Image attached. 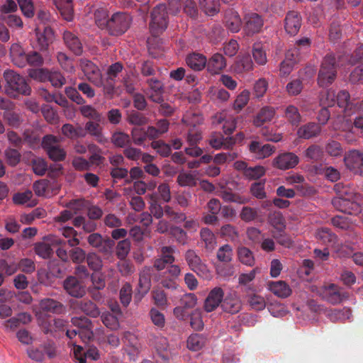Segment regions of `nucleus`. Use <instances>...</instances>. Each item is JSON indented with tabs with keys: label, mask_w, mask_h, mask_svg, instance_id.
<instances>
[{
	"label": "nucleus",
	"mask_w": 363,
	"mask_h": 363,
	"mask_svg": "<svg viewBox=\"0 0 363 363\" xmlns=\"http://www.w3.org/2000/svg\"><path fill=\"white\" fill-rule=\"evenodd\" d=\"M334 190L337 196L333 199L332 204L336 210L354 216L362 211V196L352 186L339 182L334 186Z\"/></svg>",
	"instance_id": "f257e3e1"
},
{
	"label": "nucleus",
	"mask_w": 363,
	"mask_h": 363,
	"mask_svg": "<svg viewBox=\"0 0 363 363\" xmlns=\"http://www.w3.org/2000/svg\"><path fill=\"white\" fill-rule=\"evenodd\" d=\"M4 77L6 82V91L8 95L16 97L19 94L24 96L30 94L31 89L25 78L13 70H5Z\"/></svg>",
	"instance_id": "f03ea898"
},
{
	"label": "nucleus",
	"mask_w": 363,
	"mask_h": 363,
	"mask_svg": "<svg viewBox=\"0 0 363 363\" xmlns=\"http://www.w3.org/2000/svg\"><path fill=\"white\" fill-rule=\"evenodd\" d=\"M337 65L333 54L329 53L325 56L318 75V84L320 86L326 87L333 83L337 77Z\"/></svg>",
	"instance_id": "7ed1b4c3"
},
{
	"label": "nucleus",
	"mask_w": 363,
	"mask_h": 363,
	"mask_svg": "<svg viewBox=\"0 0 363 363\" xmlns=\"http://www.w3.org/2000/svg\"><path fill=\"white\" fill-rule=\"evenodd\" d=\"M150 30L152 35L157 36L162 33L168 25V14L165 4L156 6L151 12Z\"/></svg>",
	"instance_id": "20e7f679"
},
{
	"label": "nucleus",
	"mask_w": 363,
	"mask_h": 363,
	"mask_svg": "<svg viewBox=\"0 0 363 363\" xmlns=\"http://www.w3.org/2000/svg\"><path fill=\"white\" fill-rule=\"evenodd\" d=\"M132 17L125 12L114 13L110 18L106 29L111 35H121L125 33L130 28Z\"/></svg>",
	"instance_id": "39448f33"
},
{
	"label": "nucleus",
	"mask_w": 363,
	"mask_h": 363,
	"mask_svg": "<svg viewBox=\"0 0 363 363\" xmlns=\"http://www.w3.org/2000/svg\"><path fill=\"white\" fill-rule=\"evenodd\" d=\"M42 147L49 158L55 162L65 160L67 152L60 145V140L52 135H47L43 138Z\"/></svg>",
	"instance_id": "423d86ee"
},
{
	"label": "nucleus",
	"mask_w": 363,
	"mask_h": 363,
	"mask_svg": "<svg viewBox=\"0 0 363 363\" xmlns=\"http://www.w3.org/2000/svg\"><path fill=\"white\" fill-rule=\"evenodd\" d=\"M320 295L323 300L333 305L338 304L349 297V294L343 288L335 284L323 286L320 289Z\"/></svg>",
	"instance_id": "0eeeda50"
},
{
	"label": "nucleus",
	"mask_w": 363,
	"mask_h": 363,
	"mask_svg": "<svg viewBox=\"0 0 363 363\" xmlns=\"http://www.w3.org/2000/svg\"><path fill=\"white\" fill-rule=\"evenodd\" d=\"M184 259L189 268L197 275L203 278H208L210 276L208 266L195 250H187L184 253Z\"/></svg>",
	"instance_id": "6e6552de"
},
{
	"label": "nucleus",
	"mask_w": 363,
	"mask_h": 363,
	"mask_svg": "<svg viewBox=\"0 0 363 363\" xmlns=\"http://www.w3.org/2000/svg\"><path fill=\"white\" fill-rule=\"evenodd\" d=\"M153 275L152 267H144L139 276L138 287L135 289L134 300L139 302L147 294L151 288V277Z\"/></svg>",
	"instance_id": "1a4fd4ad"
},
{
	"label": "nucleus",
	"mask_w": 363,
	"mask_h": 363,
	"mask_svg": "<svg viewBox=\"0 0 363 363\" xmlns=\"http://www.w3.org/2000/svg\"><path fill=\"white\" fill-rule=\"evenodd\" d=\"M346 167L354 174L363 177V152L352 150L347 152L344 157Z\"/></svg>",
	"instance_id": "9d476101"
},
{
	"label": "nucleus",
	"mask_w": 363,
	"mask_h": 363,
	"mask_svg": "<svg viewBox=\"0 0 363 363\" xmlns=\"http://www.w3.org/2000/svg\"><path fill=\"white\" fill-rule=\"evenodd\" d=\"M80 66L87 79L98 87L104 85L102 75L99 68L91 61L82 59Z\"/></svg>",
	"instance_id": "9b49d317"
},
{
	"label": "nucleus",
	"mask_w": 363,
	"mask_h": 363,
	"mask_svg": "<svg viewBox=\"0 0 363 363\" xmlns=\"http://www.w3.org/2000/svg\"><path fill=\"white\" fill-rule=\"evenodd\" d=\"M63 288L74 298H82L86 294L84 285L76 276H68L63 281Z\"/></svg>",
	"instance_id": "f8f14e48"
},
{
	"label": "nucleus",
	"mask_w": 363,
	"mask_h": 363,
	"mask_svg": "<svg viewBox=\"0 0 363 363\" xmlns=\"http://www.w3.org/2000/svg\"><path fill=\"white\" fill-rule=\"evenodd\" d=\"M299 162L298 157L293 152H283L277 155L272 165L279 169L286 170L295 167Z\"/></svg>",
	"instance_id": "ddd939ff"
},
{
	"label": "nucleus",
	"mask_w": 363,
	"mask_h": 363,
	"mask_svg": "<svg viewBox=\"0 0 363 363\" xmlns=\"http://www.w3.org/2000/svg\"><path fill=\"white\" fill-rule=\"evenodd\" d=\"M35 33L37 38L36 48L40 51H46L55 39L53 30L50 26H45L43 31H41L38 26L35 28Z\"/></svg>",
	"instance_id": "4468645a"
},
{
	"label": "nucleus",
	"mask_w": 363,
	"mask_h": 363,
	"mask_svg": "<svg viewBox=\"0 0 363 363\" xmlns=\"http://www.w3.org/2000/svg\"><path fill=\"white\" fill-rule=\"evenodd\" d=\"M224 297V291L220 287H215L211 289L203 303L205 311L209 313L215 311L220 305Z\"/></svg>",
	"instance_id": "2eb2a0df"
},
{
	"label": "nucleus",
	"mask_w": 363,
	"mask_h": 363,
	"mask_svg": "<svg viewBox=\"0 0 363 363\" xmlns=\"http://www.w3.org/2000/svg\"><path fill=\"white\" fill-rule=\"evenodd\" d=\"M335 100L337 105L343 109L346 116H351L354 113V110L357 106V100L350 99V95L348 91L342 90L337 94H335Z\"/></svg>",
	"instance_id": "dca6fc26"
},
{
	"label": "nucleus",
	"mask_w": 363,
	"mask_h": 363,
	"mask_svg": "<svg viewBox=\"0 0 363 363\" xmlns=\"http://www.w3.org/2000/svg\"><path fill=\"white\" fill-rule=\"evenodd\" d=\"M70 306L75 311H80L92 318H96L100 315V311L96 305L90 300H74L70 302Z\"/></svg>",
	"instance_id": "f3484780"
},
{
	"label": "nucleus",
	"mask_w": 363,
	"mask_h": 363,
	"mask_svg": "<svg viewBox=\"0 0 363 363\" xmlns=\"http://www.w3.org/2000/svg\"><path fill=\"white\" fill-rule=\"evenodd\" d=\"M245 30L247 35H253L259 32L262 26L263 20L261 16L255 13H248L245 16Z\"/></svg>",
	"instance_id": "a211bd4d"
},
{
	"label": "nucleus",
	"mask_w": 363,
	"mask_h": 363,
	"mask_svg": "<svg viewBox=\"0 0 363 363\" xmlns=\"http://www.w3.org/2000/svg\"><path fill=\"white\" fill-rule=\"evenodd\" d=\"M301 26V17L294 11L288 12L285 18V30L291 35H295Z\"/></svg>",
	"instance_id": "6ab92c4d"
},
{
	"label": "nucleus",
	"mask_w": 363,
	"mask_h": 363,
	"mask_svg": "<svg viewBox=\"0 0 363 363\" xmlns=\"http://www.w3.org/2000/svg\"><path fill=\"white\" fill-rule=\"evenodd\" d=\"M99 123L95 121H89L85 123V130L86 133L94 137L97 143L106 145L108 142V139L103 134V128Z\"/></svg>",
	"instance_id": "aec40b11"
},
{
	"label": "nucleus",
	"mask_w": 363,
	"mask_h": 363,
	"mask_svg": "<svg viewBox=\"0 0 363 363\" xmlns=\"http://www.w3.org/2000/svg\"><path fill=\"white\" fill-rule=\"evenodd\" d=\"M250 151L258 159L269 157L274 151L275 147L269 144L262 145L258 141H252L249 145Z\"/></svg>",
	"instance_id": "412c9836"
},
{
	"label": "nucleus",
	"mask_w": 363,
	"mask_h": 363,
	"mask_svg": "<svg viewBox=\"0 0 363 363\" xmlns=\"http://www.w3.org/2000/svg\"><path fill=\"white\" fill-rule=\"evenodd\" d=\"M222 301V309L223 311L228 313H237L242 308L241 301L235 294H230L227 295L225 298L223 297Z\"/></svg>",
	"instance_id": "4be33fe9"
},
{
	"label": "nucleus",
	"mask_w": 363,
	"mask_h": 363,
	"mask_svg": "<svg viewBox=\"0 0 363 363\" xmlns=\"http://www.w3.org/2000/svg\"><path fill=\"white\" fill-rule=\"evenodd\" d=\"M226 67L225 57L220 53H216L206 60V67L211 74H218Z\"/></svg>",
	"instance_id": "5701e85b"
},
{
	"label": "nucleus",
	"mask_w": 363,
	"mask_h": 363,
	"mask_svg": "<svg viewBox=\"0 0 363 363\" xmlns=\"http://www.w3.org/2000/svg\"><path fill=\"white\" fill-rule=\"evenodd\" d=\"M63 39L66 46L74 55H80L83 52V48L81 41L77 35L70 31H65Z\"/></svg>",
	"instance_id": "b1692460"
},
{
	"label": "nucleus",
	"mask_w": 363,
	"mask_h": 363,
	"mask_svg": "<svg viewBox=\"0 0 363 363\" xmlns=\"http://www.w3.org/2000/svg\"><path fill=\"white\" fill-rule=\"evenodd\" d=\"M53 3L62 16L67 21H71L74 16L72 0H53Z\"/></svg>",
	"instance_id": "393cba45"
},
{
	"label": "nucleus",
	"mask_w": 363,
	"mask_h": 363,
	"mask_svg": "<svg viewBox=\"0 0 363 363\" xmlns=\"http://www.w3.org/2000/svg\"><path fill=\"white\" fill-rule=\"evenodd\" d=\"M241 18L236 11L230 9L225 14V24L226 28L233 33H237L241 27Z\"/></svg>",
	"instance_id": "a878e982"
},
{
	"label": "nucleus",
	"mask_w": 363,
	"mask_h": 363,
	"mask_svg": "<svg viewBox=\"0 0 363 363\" xmlns=\"http://www.w3.org/2000/svg\"><path fill=\"white\" fill-rule=\"evenodd\" d=\"M320 131V125L311 122L301 126L297 131V134L299 138L308 140L318 136Z\"/></svg>",
	"instance_id": "bb28decb"
},
{
	"label": "nucleus",
	"mask_w": 363,
	"mask_h": 363,
	"mask_svg": "<svg viewBox=\"0 0 363 363\" xmlns=\"http://www.w3.org/2000/svg\"><path fill=\"white\" fill-rule=\"evenodd\" d=\"M253 67L254 65L249 55L238 56L233 65V70L238 74L250 72L253 69Z\"/></svg>",
	"instance_id": "cd10ccee"
},
{
	"label": "nucleus",
	"mask_w": 363,
	"mask_h": 363,
	"mask_svg": "<svg viewBox=\"0 0 363 363\" xmlns=\"http://www.w3.org/2000/svg\"><path fill=\"white\" fill-rule=\"evenodd\" d=\"M40 307L43 311L62 314L65 311V306L60 301L52 298H45L40 302Z\"/></svg>",
	"instance_id": "c85d7f7f"
},
{
	"label": "nucleus",
	"mask_w": 363,
	"mask_h": 363,
	"mask_svg": "<svg viewBox=\"0 0 363 363\" xmlns=\"http://www.w3.org/2000/svg\"><path fill=\"white\" fill-rule=\"evenodd\" d=\"M186 63L194 71H201L206 66V57L199 53L193 52L186 57Z\"/></svg>",
	"instance_id": "c756f323"
},
{
	"label": "nucleus",
	"mask_w": 363,
	"mask_h": 363,
	"mask_svg": "<svg viewBox=\"0 0 363 363\" xmlns=\"http://www.w3.org/2000/svg\"><path fill=\"white\" fill-rule=\"evenodd\" d=\"M13 201L15 204L24 205L32 208L38 204V200L33 199V193L30 190H26L23 192H18L13 196Z\"/></svg>",
	"instance_id": "7c9ffc66"
},
{
	"label": "nucleus",
	"mask_w": 363,
	"mask_h": 363,
	"mask_svg": "<svg viewBox=\"0 0 363 363\" xmlns=\"http://www.w3.org/2000/svg\"><path fill=\"white\" fill-rule=\"evenodd\" d=\"M316 238L328 246L333 247L337 243V237L328 228H322L315 233Z\"/></svg>",
	"instance_id": "2f4dec72"
},
{
	"label": "nucleus",
	"mask_w": 363,
	"mask_h": 363,
	"mask_svg": "<svg viewBox=\"0 0 363 363\" xmlns=\"http://www.w3.org/2000/svg\"><path fill=\"white\" fill-rule=\"evenodd\" d=\"M110 140L113 146L118 148H125L128 145H131L130 136L122 130L113 132Z\"/></svg>",
	"instance_id": "473e14b6"
},
{
	"label": "nucleus",
	"mask_w": 363,
	"mask_h": 363,
	"mask_svg": "<svg viewBox=\"0 0 363 363\" xmlns=\"http://www.w3.org/2000/svg\"><path fill=\"white\" fill-rule=\"evenodd\" d=\"M275 114L274 108L269 106L263 107L256 115L253 120L255 125L259 127L265 123L269 122Z\"/></svg>",
	"instance_id": "72a5a7b5"
},
{
	"label": "nucleus",
	"mask_w": 363,
	"mask_h": 363,
	"mask_svg": "<svg viewBox=\"0 0 363 363\" xmlns=\"http://www.w3.org/2000/svg\"><path fill=\"white\" fill-rule=\"evenodd\" d=\"M269 289L274 294L281 298H286L291 293L289 286L282 281L270 283Z\"/></svg>",
	"instance_id": "f704fd0d"
},
{
	"label": "nucleus",
	"mask_w": 363,
	"mask_h": 363,
	"mask_svg": "<svg viewBox=\"0 0 363 363\" xmlns=\"http://www.w3.org/2000/svg\"><path fill=\"white\" fill-rule=\"evenodd\" d=\"M72 323L80 329L86 330L83 333L88 339L91 338L93 333L91 332V321L85 316L74 317L71 320Z\"/></svg>",
	"instance_id": "c9c22d12"
},
{
	"label": "nucleus",
	"mask_w": 363,
	"mask_h": 363,
	"mask_svg": "<svg viewBox=\"0 0 363 363\" xmlns=\"http://www.w3.org/2000/svg\"><path fill=\"white\" fill-rule=\"evenodd\" d=\"M304 155L307 161L312 162H319L323 157V148L318 145H311L306 150Z\"/></svg>",
	"instance_id": "e433bc0d"
},
{
	"label": "nucleus",
	"mask_w": 363,
	"mask_h": 363,
	"mask_svg": "<svg viewBox=\"0 0 363 363\" xmlns=\"http://www.w3.org/2000/svg\"><path fill=\"white\" fill-rule=\"evenodd\" d=\"M238 259L245 265L252 267L255 263L253 252L247 247L242 246L238 249Z\"/></svg>",
	"instance_id": "4c0bfd02"
},
{
	"label": "nucleus",
	"mask_w": 363,
	"mask_h": 363,
	"mask_svg": "<svg viewBox=\"0 0 363 363\" xmlns=\"http://www.w3.org/2000/svg\"><path fill=\"white\" fill-rule=\"evenodd\" d=\"M150 207L149 210L152 216L157 219L161 218L164 215V208L159 203V199L157 194H152L149 195Z\"/></svg>",
	"instance_id": "58836bf2"
},
{
	"label": "nucleus",
	"mask_w": 363,
	"mask_h": 363,
	"mask_svg": "<svg viewBox=\"0 0 363 363\" xmlns=\"http://www.w3.org/2000/svg\"><path fill=\"white\" fill-rule=\"evenodd\" d=\"M201 9L208 16H213L220 10L219 0H199Z\"/></svg>",
	"instance_id": "ea45409f"
},
{
	"label": "nucleus",
	"mask_w": 363,
	"mask_h": 363,
	"mask_svg": "<svg viewBox=\"0 0 363 363\" xmlns=\"http://www.w3.org/2000/svg\"><path fill=\"white\" fill-rule=\"evenodd\" d=\"M252 56L255 62L259 65H264L267 62L265 50L261 43H256L253 45Z\"/></svg>",
	"instance_id": "a19ab883"
},
{
	"label": "nucleus",
	"mask_w": 363,
	"mask_h": 363,
	"mask_svg": "<svg viewBox=\"0 0 363 363\" xmlns=\"http://www.w3.org/2000/svg\"><path fill=\"white\" fill-rule=\"evenodd\" d=\"M132 295H133V289L132 286L130 283L125 282L123 286H121L120 291H119V299L121 303V304L124 307L128 306L130 304L131 300H132Z\"/></svg>",
	"instance_id": "79ce46f5"
},
{
	"label": "nucleus",
	"mask_w": 363,
	"mask_h": 363,
	"mask_svg": "<svg viewBox=\"0 0 363 363\" xmlns=\"http://www.w3.org/2000/svg\"><path fill=\"white\" fill-rule=\"evenodd\" d=\"M81 114L84 117L92 120L93 121L101 122L102 115L94 107L91 105H83L79 108Z\"/></svg>",
	"instance_id": "37998d69"
},
{
	"label": "nucleus",
	"mask_w": 363,
	"mask_h": 363,
	"mask_svg": "<svg viewBox=\"0 0 363 363\" xmlns=\"http://www.w3.org/2000/svg\"><path fill=\"white\" fill-rule=\"evenodd\" d=\"M247 301L250 306L255 311H262L266 307V301L264 297L256 294H249Z\"/></svg>",
	"instance_id": "c03bdc74"
},
{
	"label": "nucleus",
	"mask_w": 363,
	"mask_h": 363,
	"mask_svg": "<svg viewBox=\"0 0 363 363\" xmlns=\"http://www.w3.org/2000/svg\"><path fill=\"white\" fill-rule=\"evenodd\" d=\"M233 255V248L228 245L225 244L218 250L217 259L221 262H230L232 261Z\"/></svg>",
	"instance_id": "a18cd8bd"
},
{
	"label": "nucleus",
	"mask_w": 363,
	"mask_h": 363,
	"mask_svg": "<svg viewBox=\"0 0 363 363\" xmlns=\"http://www.w3.org/2000/svg\"><path fill=\"white\" fill-rule=\"evenodd\" d=\"M201 240L205 243V247L207 250L214 248L216 244V238L214 234L208 228H202L200 232Z\"/></svg>",
	"instance_id": "49530a36"
},
{
	"label": "nucleus",
	"mask_w": 363,
	"mask_h": 363,
	"mask_svg": "<svg viewBox=\"0 0 363 363\" xmlns=\"http://www.w3.org/2000/svg\"><path fill=\"white\" fill-rule=\"evenodd\" d=\"M205 343L204 338L199 334H192L187 340V347L193 351L201 349Z\"/></svg>",
	"instance_id": "de8ad7c7"
},
{
	"label": "nucleus",
	"mask_w": 363,
	"mask_h": 363,
	"mask_svg": "<svg viewBox=\"0 0 363 363\" xmlns=\"http://www.w3.org/2000/svg\"><path fill=\"white\" fill-rule=\"evenodd\" d=\"M272 236L279 245L284 247L290 248L293 246L294 242L291 238L285 233L284 230L272 232Z\"/></svg>",
	"instance_id": "09e8293b"
},
{
	"label": "nucleus",
	"mask_w": 363,
	"mask_h": 363,
	"mask_svg": "<svg viewBox=\"0 0 363 363\" xmlns=\"http://www.w3.org/2000/svg\"><path fill=\"white\" fill-rule=\"evenodd\" d=\"M34 250L36 255L43 259L50 258L53 253L50 245L45 242L35 243Z\"/></svg>",
	"instance_id": "8fccbe9b"
},
{
	"label": "nucleus",
	"mask_w": 363,
	"mask_h": 363,
	"mask_svg": "<svg viewBox=\"0 0 363 363\" xmlns=\"http://www.w3.org/2000/svg\"><path fill=\"white\" fill-rule=\"evenodd\" d=\"M85 259L90 269L94 272H98L101 269L103 266L102 260L96 253H88Z\"/></svg>",
	"instance_id": "3c124183"
},
{
	"label": "nucleus",
	"mask_w": 363,
	"mask_h": 363,
	"mask_svg": "<svg viewBox=\"0 0 363 363\" xmlns=\"http://www.w3.org/2000/svg\"><path fill=\"white\" fill-rule=\"evenodd\" d=\"M174 252L175 247L174 246H163L161 247L160 254L157 257L164 260L166 263L172 264L175 261V257L174 256Z\"/></svg>",
	"instance_id": "603ef678"
},
{
	"label": "nucleus",
	"mask_w": 363,
	"mask_h": 363,
	"mask_svg": "<svg viewBox=\"0 0 363 363\" xmlns=\"http://www.w3.org/2000/svg\"><path fill=\"white\" fill-rule=\"evenodd\" d=\"M285 116L290 123L293 125H298L301 121V115L297 107L293 105H289L286 107L285 111Z\"/></svg>",
	"instance_id": "864d4df0"
},
{
	"label": "nucleus",
	"mask_w": 363,
	"mask_h": 363,
	"mask_svg": "<svg viewBox=\"0 0 363 363\" xmlns=\"http://www.w3.org/2000/svg\"><path fill=\"white\" fill-rule=\"evenodd\" d=\"M320 104L322 106L333 107L336 104L335 93L333 90L323 91L320 97Z\"/></svg>",
	"instance_id": "5fc2aeb1"
},
{
	"label": "nucleus",
	"mask_w": 363,
	"mask_h": 363,
	"mask_svg": "<svg viewBox=\"0 0 363 363\" xmlns=\"http://www.w3.org/2000/svg\"><path fill=\"white\" fill-rule=\"evenodd\" d=\"M21 56L26 59L27 63L31 66L39 67L43 64V58L37 51H31L27 54L23 53Z\"/></svg>",
	"instance_id": "6e6d98bb"
},
{
	"label": "nucleus",
	"mask_w": 363,
	"mask_h": 363,
	"mask_svg": "<svg viewBox=\"0 0 363 363\" xmlns=\"http://www.w3.org/2000/svg\"><path fill=\"white\" fill-rule=\"evenodd\" d=\"M57 61L62 68L67 72L74 71V66L72 59L68 57L65 53L60 52L57 55Z\"/></svg>",
	"instance_id": "4d7b16f0"
},
{
	"label": "nucleus",
	"mask_w": 363,
	"mask_h": 363,
	"mask_svg": "<svg viewBox=\"0 0 363 363\" xmlns=\"http://www.w3.org/2000/svg\"><path fill=\"white\" fill-rule=\"evenodd\" d=\"M177 182L182 186H194L196 185V175L192 173H180Z\"/></svg>",
	"instance_id": "13d9d810"
},
{
	"label": "nucleus",
	"mask_w": 363,
	"mask_h": 363,
	"mask_svg": "<svg viewBox=\"0 0 363 363\" xmlns=\"http://www.w3.org/2000/svg\"><path fill=\"white\" fill-rule=\"evenodd\" d=\"M127 121L131 125H142L147 123V118L143 113L132 111L128 115Z\"/></svg>",
	"instance_id": "bf43d9fd"
},
{
	"label": "nucleus",
	"mask_w": 363,
	"mask_h": 363,
	"mask_svg": "<svg viewBox=\"0 0 363 363\" xmlns=\"http://www.w3.org/2000/svg\"><path fill=\"white\" fill-rule=\"evenodd\" d=\"M48 81H49L51 84L56 88H60L66 83L65 77L61 74V72L56 70H51L49 72Z\"/></svg>",
	"instance_id": "052dcab7"
},
{
	"label": "nucleus",
	"mask_w": 363,
	"mask_h": 363,
	"mask_svg": "<svg viewBox=\"0 0 363 363\" xmlns=\"http://www.w3.org/2000/svg\"><path fill=\"white\" fill-rule=\"evenodd\" d=\"M151 147L162 157H167L171 153V147L162 140H154Z\"/></svg>",
	"instance_id": "680f3d73"
},
{
	"label": "nucleus",
	"mask_w": 363,
	"mask_h": 363,
	"mask_svg": "<svg viewBox=\"0 0 363 363\" xmlns=\"http://www.w3.org/2000/svg\"><path fill=\"white\" fill-rule=\"evenodd\" d=\"M122 84L128 94H133L137 84L136 77L133 74L126 73L122 79Z\"/></svg>",
	"instance_id": "e2e57ef3"
},
{
	"label": "nucleus",
	"mask_w": 363,
	"mask_h": 363,
	"mask_svg": "<svg viewBox=\"0 0 363 363\" xmlns=\"http://www.w3.org/2000/svg\"><path fill=\"white\" fill-rule=\"evenodd\" d=\"M325 150L329 155L334 157L341 156L343 152L341 144L335 140H330L327 143Z\"/></svg>",
	"instance_id": "0e129e2a"
},
{
	"label": "nucleus",
	"mask_w": 363,
	"mask_h": 363,
	"mask_svg": "<svg viewBox=\"0 0 363 363\" xmlns=\"http://www.w3.org/2000/svg\"><path fill=\"white\" fill-rule=\"evenodd\" d=\"M250 99V91L243 90L234 101L233 108L237 111H241L248 103Z\"/></svg>",
	"instance_id": "69168bd1"
},
{
	"label": "nucleus",
	"mask_w": 363,
	"mask_h": 363,
	"mask_svg": "<svg viewBox=\"0 0 363 363\" xmlns=\"http://www.w3.org/2000/svg\"><path fill=\"white\" fill-rule=\"evenodd\" d=\"M303 83L300 79H295L289 82L286 86V90L290 96L298 95L303 89Z\"/></svg>",
	"instance_id": "338daca9"
},
{
	"label": "nucleus",
	"mask_w": 363,
	"mask_h": 363,
	"mask_svg": "<svg viewBox=\"0 0 363 363\" xmlns=\"http://www.w3.org/2000/svg\"><path fill=\"white\" fill-rule=\"evenodd\" d=\"M73 248L69 251V255L71 260L76 264L82 263L86 257L85 251L77 246L72 247Z\"/></svg>",
	"instance_id": "774afa93"
}]
</instances>
